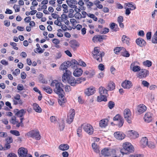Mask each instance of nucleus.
<instances>
[{"label": "nucleus", "mask_w": 157, "mask_h": 157, "mask_svg": "<svg viewBox=\"0 0 157 157\" xmlns=\"http://www.w3.org/2000/svg\"><path fill=\"white\" fill-rule=\"evenodd\" d=\"M71 74L70 71L66 70L62 76V81L64 82L67 81L71 86H75L76 85V81L75 78L71 76Z\"/></svg>", "instance_id": "nucleus-1"}, {"label": "nucleus", "mask_w": 157, "mask_h": 157, "mask_svg": "<svg viewBox=\"0 0 157 157\" xmlns=\"http://www.w3.org/2000/svg\"><path fill=\"white\" fill-rule=\"evenodd\" d=\"M52 86L55 87L54 91L57 94L60 95L64 92L63 90V84L60 82H59L56 80H53L51 85Z\"/></svg>", "instance_id": "nucleus-2"}, {"label": "nucleus", "mask_w": 157, "mask_h": 157, "mask_svg": "<svg viewBox=\"0 0 157 157\" xmlns=\"http://www.w3.org/2000/svg\"><path fill=\"white\" fill-rule=\"evenodd\" d=\"M123 148L121 149V153L123 155H126L134 151L133 146L130 143L126 142L123 144Z\"/></svg>", "instance_id": "nucleus-3"}, {"label": "nucleus", "mask_w": 157, "mask_h": 157, "mask_svg": "<svg viewBox=\"0 0 157 157\" xmlns=\"http://www.w3.org/2000/svg\"><path fill=\"white\" fill-rule=\"evenodd\" d=\"M92 53L93 57L99 63L102 62V57L105 54L104 52L100 51L97 47H95Z\"/></svg>", "instance_id": "nucleus-4"}, {"label": "nucleus", "mask_w": 157, "mask_h": 157, "mask_svg": "<svg viewBox=\"0 0 157 157\" xmlns=\"http://www.w3.org/2000/svg\"><path fill=\"white\" fill-rule=\"evenodd\" d=\"M26 136L35 139L36 140H39L41 138V136L38 131L36 130H32L26 133Z\"/></svg>", "instance_id": "nucleus-5"}, {"label": "nucleus", "mask_w": 157, "mask_h": 157, "mask_svg": "<svg viewBox=\"0 0 157 157\" xmlns=\"http://www.w3.org/2000/svg\"><path fill=\"white\" fill-rule=\"evenodd\" d=\"M124 116L125 120L129 124L132 122V115L129 109H125L124 111Z\"/></svg>", "instance_id": "nucleus-6"}, {"label": "nucleus", "mask_w": 157, "mask_h": 157, "mask_svg": "<svg viewBox=\"0 0 157 157\" xmlns=\"http://www.w3.org/2000/svg\"><path fill=\"white\" fill-rule=\"evenodd\" d=\"M83 130L89 135H92L94 132V128L90 124H84L81 126Z\"/></svg>", "instance_id": "nucleus-7"}, {"label": "nucleus", "mask_w": 157, "mask_h": 157, "mask_svg": "<svg viewBox=\"0 0 157 157\" xmlns=\"http://www.w3.org/2000/svg\"><path fill=\"white\" fill-rule=\"evenodd\" d=\"M149 74V71L146 69H142L139 72L138 77L140 78H145Z\"/></svg>", "instance_id": "nucleus-8"}, {"label": "nucleus", "mask_w": 157, "mask_h": 157, "mask_svg": "<svg viewBox=\"0 0 157 157\" xmlns=\"http://www.w3.org/2000/svg\"><path fill=\"white\" fill-rule=\"evenodd\" d=\"M70 115L67 116V122L68 124H71L73 121L75 114L74 109H71L69 112Z\"/></svg>", "instance_id": "nucleus-9"}, {"label": "nucleus", "mask_w": 157, "mask_h": 157, "mask_svg": "<svg viewBox=\"0 0 157 157\" xmlns=\"http://www.w3.org/2000/svg\"><path fill=\"white\" fill-rule=\"evenodd\" d=\"M18 153L19 157H23L28 153V151L25 148L21 147L18 149Z\"/></svg>", "instance_id": "nucleus-10"}, {"label": "nucleus", "mask_w": 157, "mask_h": 157, "mask_svg": "<svg viewBox=\"0 0 157 157\" xmlns=\"http://www.w3.org/2000/svg\"><path fill=\"white\" fill-rule=\"evenodd\" d=\"M95 91V89L93 86L90 87L86 89L85 91V93L87 95L89 96L92 95L94 93Z\"/></svg>", "instance_id": "nucleus-11"}, {"label": "nucleus", "mask_w": 157, "mask_h": 157, "mask_svg": "<svg viewBox=\"0 0 157 157\" xmlns=\"http://www.w3.org/2000/svg\"><path fill=\"white\" fill-rule=\"evenodd\" d=\"M72 63H74V64L75 65V67H77L78 65L83 67H86V63L83 61L81 60H79L77 61L75 59H73L72 60Z\"/></svg>", "instance_id": "nucleus-12"}, {"label": "nucleus", "mask_w": 157, "mask_h": 157, "mask_svg": "<svg viewBox=\"0 0 157 157\" xmlns=\"http://www.w3.org/2000/svg\"><path fill=\"white\" fill-rule=\"evenodd\" d=\"M148 142L147 138L146 137H143L141 139L140 142V146L142 147H145L147 146Z\"/></svg>", "instance_id": "nucleus-13"}, {"label": "nucleus", "mask_w": 157, "mask_h": 157, "mask_svg": "<svg viewBox=\"0 0 157 157\" xmlns=\"http://www.w3.org/2000/svg\"><path fill=\"white\" fill-rule=\"evenodd\" d=\"M114 135L115 138L119 140L123 139L125 137V135L124 133L119 132H115Z\"/></svg>", "instance_id": "nucleus-14"}, {"label": "nucleus", "mask_w": 157, "mask_h": 157, "mask_svg": "<svg viewBox=\"0 0 157 157\" xmlns=\"http://www.w3.org/2000/svg\"><path fill=\"white\" fill-rule=\"evenodd\" d=\"M147 109V107L144 105L140 104L137 107V110L139 114L143 113Z\"/></svg>", "instance_id": "nucleus-15"}, {"label": "nucleus", "mask_w": 157, "mask_h": 157, "mask_svg": "<svg viewBox=\"0 0 157 157\" xmlns=\"http://www.w3.org/2000/svg\"><path fill=\"white\" fill-rule=\"evenodd\" d=\"M136 42L138 45L141 47L145 46L146 44L145 41L141 38L137 39L136 40Z\"/></svg>", "instance_id": "nucleus-16"}, {"label": "nucleus", "mask_w": 157, "mask_h": 157, "mask_svg": "<svg viewBox=\"0 0 157 157\" xmlns=\"http://www.w3.org/2000/svg\"><path fill=\"white\" fill-rule=\"evenodd\" d=\"M152 114L150 112L146 113L144 117V121L147 122H150L152 120Z\"/></svg>", "instance_id": "nucleus-17"}, {"label": "nucleus", "mask_w": 157, "mask_h": 157, "mask_svg": "<svg viewBox=\"0 0 157 157\" xmlns=\"http://www.w3.org/2000/svg\"><path fill=\"white\" fill-rule=\"evenodd\" d=\"M108 120L105 119L101 120L99 123V126L102 128H105L108 125Z\"/></svg>", "instance_id": "nucleus-18"}, {"label": "nucleus", "mask_w": 157, "mask_h": 157, "mask_svg": "<svg viewBox=\"0 0 157 157\" xmlns=\"http://www.w3.org/2000/svg\"><path fill=\"white\" fill-rule=\"evenodd\" d=\"M82 72L83 71L82 69L80 68H77L75 69L73 74L74 75L75 77H79L82 75Z\"/></svg>", "instance_id": "nucleus-19"}, {"label": "nucleus", "mask_w": 157, "mask_h": 157, "mask_svg": "<svg viewBox=\"0 0 157 157\" xmlns=\"http://www.w3.org/2000/svg\"><path fill=\"white\" fill-rule=\"evenodd\" d=\"M131 83L129 81H125L122 83L121 86L124 88L129 89L132 86Z\"/></svg>", "instance_id": "nucleus-20"}, {"label": "nucleus", "mask_w": 157, "mask_h": 157, "mask_svg": "<svg viewBox=\"0 0 157 157\" xmlns=\"http://www.w3.org/2000/svg\"><path fill=\"white\" fill-rule=\"evenodd\" d=\"M69 43L71 47L74 50H75L77 47L79 46L78 43L75 40H71Z\"/></svg>", "instance_id": "nucleus-21"}, {"label": "nucleus", "mask_w": 157, "mask_h": 157, "mask_svg": "<svg viewBox=\"0 0 157 157\" xmlns=\"http://www.w3.org/2000/svg\"><path fill=\"white\" fill-rule=\"evenodd\" d=\"M132 68V71L134 72L140 71L141 70L140 66L136 65H135L134 63H132L130 65V68Z\"/></svg>", "instance_id": "nucleus-22"}, {"label": "nucleus", "mask_w": 157, "mask_h": 157, "mask_svg": "<svg viewBox=\"0 0 157 157\" xmlns=\"http://www.w3.org/2000/svg\"><path fill=\"white\" fill-rule=\"evenodd\" d=\"M115 86L114 83L113 82H110L107 85L106 88L108 91H110L114 90L115 88Z\"/></svg>", "instance_id": "nucleus-23"}, {"label": "nucleus", "mask_w": 157, "mask_h": 157, "mask_svg": "<svg viewBox=\"0 0 157 157\" xmlns=\"http://www.w3.org/2000/svg\"><path fill=\"white\" fill-rule=\"evenodd\" d=\"M59 95V97L58 99L59 103L61 106H63L64 103L65 102L66 100L64 99L63 95L62 94Z\"/></svg>", "instance_id": "nucleus-24"}, {"label": "nucleus", "mask_w": 157, "mask_h": 157, "mask_svg": "<svg viewBox=\"0 0 157 157\" xmlns=\"http://www.w3.org/2000/svg\"><path fill=\"white\" fill-rule=\"evenodd\" d=\"M69 147L68 145L66 144H61L59 147V149L62 151L67 150L69 149Z\"/></svg>", "instance_id": "nucleus-25"}, {"label": "nucleus", "mask_w": 157, "mask_h": 157, "mask_svg": "<svg viewBox=\"0 0 157 157\" xmlns=\"http://www.w3.org/2000/svg\"><path fill=\"white\" fill-rule=\"evenodd\" d=\"M125 5L131 10H134L136 8L135 5L134 4H133L132 2L126 3Z\"/></svg>", "instance_id": "nucleus-26"}, {"label": "nucleus", "mask_w": 157, "mask_h": 157, "mask_svg": "<svg viewBox=\"0 0 157 157\" xmlns=\"http://www.w3.org/2000/svg\"><path fill=\"white\" fill-rule=\"evenodd\" d=\"M99 93L100 95H104L107 93V90L104 87L101 86L99 89Z\"/></svg>", "instance_id": "nucleus-27"}, {"label": "nucleus", "mask_w": 157, "mask_h": 157, "mask_svg": "<svg viewBox=\"0 0 157 157\" xmlns=\"http://www.w3.org/2000/svg\"><path fill=\"white\" fill-rule=\"evenodd\" d=\"M100 95V96L98 97L97 101L98 102H100L102 101H107V99L106 96L103 94Z\"/></svg>", "instance_id": "nucleus-28"}, {"label": "nucleus", "mask_w": 157, "mask_h": 157, "mask_svg": "<svg viewBox=\"0 0 157 157\" xmlns=\"http://www.w3.org/2000/svg\"><path fill=\"white\" fill-rule=\"evenodd\" d=\"M101 154L104 156H108L110 155V154L108 149L104 148L101 151Z\"/></svg>", "instance_id": "nucleus-29"}, {"label": "nucleus", "mask_w": 157, "mask_h": 157, "mask_svg": "<svg viewBox=\"0 0 157 157\" xmlns=\"http://www.w3.org/2000/svg\"><path fill=\"white\" fill-rule=\"evenodd\" d=\"M33 109L36 112L38 113H40L42 110L39 105L36 103H34L33 104Z\"/></svg>", "instance_id": "nucleus-30"}, {"label": "nucleus", "mask_w": 157, "mask_h": 157, "mask_svg": "<svg viewBox=\"0 0 157 157\" xmlns=\"http://www.w3.org/2000/svg\"><path fill=\"white\" fill-rule=\"evenodd\" d=\"M129 40L130 39L129 38L126 36L123 35L122 36V41L123 43H126V44H128Z\"/></svg>", "instance_id": "nucleus-31"}, {"label": "nucleus", "mask_w": 157, "mask_h": 157, "mask_svg": "<svg viewBox=\"0 0 157 157\" xmlns=\"http://www.w3.org/2000/svg\"><path fill=\"white\" fill-rule=\"evenodd\" d=\"M25 113L26 111L24 109H21L17 113L16 116L19 117H22Z\"/></svg>", "instance_id": "nucleus-32"}, {"label": "nucleus", "mask_w": 157, "mask_h": 157, "mask_svg": "<svg viewBox=\"0 0 157 157\" xmlns=\"http://www.w3.org/2000/svg\"><path fill=\"white\" fill-rule=\"evenodd\" d=\"M125 50V49L122 47H117L115 48L114 50V53L116 54H117L118 53L121 51H124Z\"/></svg>", "instance_id": "nucleus-33"}, {"label": "nucleus", "mask_w": 157, "mask_h": 157, "mask_svg": "<svg viewBox=\"0 0 157 157\" xmlns=\"http://www.w3.org/2000/svg\"><path fill=\"white\" fill-rule=\"evenodd\" d=\"M101 2L98 0H96L94 2V4L99 9H101L103 8L102 5L100 4Z\"/></svg>", "instance_id": "nucleus-34"}, {"label": "nucleus", "mask_w": 157, "mask_h": 157, "mask_svg": "<svg viewBox=\"0 0 157 157\" xmlns=\"http://www.w3.org/2000/svg\"><path fill=\"white\" fill-rule=\"evenodd\" d=\"M43 89L44 91L48 94H51L52 92V89L48 86L43 87Z\"/></svg>", "instance_id": "nucleus-35"}, {"label": "nucleus", "mask_w": 157, "mask_h": 157, "mask_svg": "<svg viewBox=\"0 0 157 157\" xmlns=\"http://www.w3.org/2000/svg\"><path fill=\"white\" fill-rule=\"evenodd\" d=\"M143 64L145 66L149 67L151 66L152 62L150 61L147 60L143 62Z\"/></svg>", "instance_id": "nucleus-36"}, {"label": "nucleus", "mask_w": 157, "mask_h": 157, "mask_svg": "<svg viewBox=\"0 0 157 157\" xmlns=\"http://www.w3.org/2000/svg\"><path fill=\"white\" fill-rule=\"evenodd\" d=\"M65 63L67 65L68 67L71 66L72 67L74 68L75 69V65L74 64V63H72V60L71 62L70 61H67Z\"/></svg>", "instance_id": "nucleus-37"}, {"label": "nucleus", "mask_w": 157, "mask_h": 157, "mask_svg": "<svg viewBox=\"0 0 157 157\" xmlns=\"http://www.w3.org/2000/svg\"><path fill=\"white\" fill-rule=\"evenodd\" d=\"M10 132L13 135H14L17 136H20V134L19 132L15 130H12L10 131Z\"/></svg>", "instance_id": "nucleus-38"}, {"label": "nucleus", "mask_w": 157, "mask_h": 157, "mask_svg": "<svg viewBox=\"0 0 157 157\" xmlns=\"http://www.w3.org/2000/svg\"><path fill=\"white\" fill-rule=\"evenodd\" d=\"M92 147L93 149L95 151L97 152L98 153L99 152L98 150L97 149L98 147L97 144L95 143H93L92 144Z\"/></svg>", "instance_id": "nucleus-39"}, {"label": "nucleus", "mask_w": 157, "mask_h": 157, "mask_svg": "<svg viewBox=\"0 0 157 157\" xmlns=\"http://www.w3.org/2000/svg\"><path fill=\"white\" fill-rule=\"evenodd\" d=\"M122 56L124 57H128L130 56L129 53L126 50L124 51H122Z\"/></svg>", "instance_id": "nucleus-40"}, {"label": "nucleus", "mask_w": 157, "mask_h": 157, "mask_svg": "<svg viewBox=\"0 0 157 157\" xmlns=\"http://www.w3.org/2000/svg\"><path fill=\"white\" fill-rule=\"evenodd\" d=\"M60 67L61 70H67V69L68 67L67 65L65 64V62L60 66Z\"/></svg>", "instance_id": "nucleus-41"}, {"label": "nucleus", "mask_w": 157, "mask_h": 157, "mask_svg": "<svg viewBox=\"0 0 157 157\" xmlns=\"http://www.w3.org/2000/svg\"><path fill=\"white\" fill-rule=\"evenodd\" d=\"M121 119H123V118L120 115L117 114L113 117V120L114 121H119L120 120H121Z\"/></svg>", "instance_id": "nucleus-42"}, {"label": "nucleus", "mask_w": 157, "mask_h": 157, "mask_svg": "<svg viewBox=\"0 0 157 157\" xmlns=\"http://www.w3.org/2000/svg\"><path fill=\"white\" fill-rule=\"evenodd\" d=\"M114 105L115 103L112 101H109L108 103V107L110 109L113 108Z\"/></svg>", "instance_id": "nucleus-43"}, {"label": "nucleus", "mask_w": 157, "mask_h": 157, "mask_svg": "<svg viewBox=\"0 0 157 157\" xmlns=\"http://www.w3.org/2000/svg\"><path fill=\"white\" fill-rule=\"evenodd\" d=\"M11 123L13 124H15L16 123H18V121H17L16 120V117L15 116H13L12 117Z\"/></svg>", "instance_id": "nucleus-44"}, {"label": "nucleus", "mask_w": 157, "mask_h": 157, "mask_svg": "<svg viewBox=\"0 0 157 157\" xmlns=\"http://www.w3.org/2000/svg\"><path fill=\"white\" fill-rule=\"evenodd\" d=\"M24 119L23 118H21L20 119V122L18 123L16 125V127H19L20 126L21 127H23L24 126L23 124L22 123Z\"/></svg>", "instance_id": "nucleus-45"}, {"label": "nucleus", "mask_w": 157, "mask_h": 157, "mask_svg": "<svg viewBox=\"0 0 157 157\" xmlns=\"http://www.w3.org/2000/svg\"><path fill=\"white\" fill-rule=\"evenodd\" d=\"M82 126L81 127H79L78 128L77 131V133L78 136L80 137L81 134V133L82 132Z\"/></svg>", "instance_id": "nucleus-46"}, {"label": "nucleus", "mask_w": 157, "mask_h": 157, "mask_svg": "<svg viewBox=\"0 0 157 157\" xmlns=\"http://www.w3.org/2000/svg\"><path fill=\"white\" fill-rule=\"evenodd\" d=\"M75 16L76 18L78 19L82 18V14L78 12L76 13L75 14Z\"/></svg>", "instance_id": "nucleus-47"}, {"label": "nucleus", "mask_w": 157, "mask_h": 157, "mask_svg": "<svg viewBox=\"0 0 157 157\" xmlns=\"http://www.w3.org/2000/svg\"><path fill=\"white\" fill-rule=\"evenodd\" d=\"M147 146L150 148H153L155 147V145L154 143L152 142H148Z\"/></svg>", "instance_id": "nucleus-48"}, {"label": "nucleus", "mask_w": 157, "mask_h": 157, "mask_svg": "<svg viewBox=\"0 0 157 157\" xmlns=\"http://www.w3.org/2000/svg\"><path fill=\"white\" fill-rule=\"evenodd\" d=\"M13 7L14 9L16 12H18L20 11V7L18 5H14Z\"/></svg>", "instance_id": "nucleus-49"}, {"label": "nucleus", "mask_w": 157, "mask_h": 157, "mask_svg": "<svg viewBox=\"0 0 157 157\" xmlns=\"http://www.w3.org/2000/svg\"><path fill=\"white\" fill-rule=\"evenodd\" d=\"M36 52H35L36 53H38L40 54H41L43 53L44 50V49H42L41 50V49L39 48H36Z\"/></svg>", "instance_id": "nucleus-50"}, {"label": "nucleus", "mask_w": 157, "mask_h": 157, "mask_svg": "<svg viewBox=\"0 0 157 157\" xmlns=\"http://www.w3.org/2000/svg\"><path fill=\"white\" fill-rule=\"evenodd\" d=\"M50 120L51 122H53L54 123H56L57 122V120L56 118L54 116H51L50 118Z\"/></svg>", "instance_id": "nucleus-51"}, {"label": "nucleus", "mask_w": 157, "mask_h": 157, "mask_svg": "<svg viewBox=\"0 0 157 157\" xmlns=\"http://www.w3.org/2000/svg\"><path fill=\"white\" fill-rule=\"evenodd\" d=\"M20 73V70L19 69H15L14 71L13 72V74L14 75L17 76Z\"/></svg>", "instance_id": "nucleus-52"}, {"label": "nucleus", "mask_w": 157, "mask_h": 157, "mask_svg": "<svg viewBox=\"0 0 157 157\" xmlns=\"http://www.w3.org/2000/svg\"><path fill=\"white\" fill-rule=\"evenodd\" d=\"M142 84L144 86L147 87H148V86L149 85V83L147 81L145 80L143 81Z\"/></svg>", "instance_id": "nucleus-53"}, {"label": "nucleus", "mask_w": 157, "mask_h": 157, "mask_svg": "<svg viewBox=\"0 0 157 157\" xmlns=\"http://www.w3.org/2000/svg\"><path fill=\"white\" fill-rule=\"evenodd\" d=\"M116 25V24L114 23H112L110 24V27L114 31H116L117 30L114 29Z\"/></svg>", "instance_id": "nucleus-54"}, {"label": "nucleus", "mask_w": 157, "mask_h": 157, "mask_svg": "<svg viewBox=\"0 0 157 157\" xmlns=\"http://www.w3.org/2000/svg\"><path fill=\"white\" fill-rule=\"evenodd\" d=\"M13 140L12 138L10 137H8L6 139L7 143L8 144H10L12 143L13 142Z\"/></svg>", "instance_id": "nucleus-55"}, {"label": "nucleus", "mask_w": 157, "mask_h": 157, "mask_svg": "<svg viewBox=\"0 0 157 157\" xmlns=\"http://www.w3.org/2000/svg\"><path fill=\"white\" fill-rule=\"evenodd\" d=\"M109 31V29L107 28H105L103 29V31L102 32V33L103 34H105L108 33Z\"/></svg>", "instance_id": "nucleus-56"}, {"label": "nucleus", "mask_w": 157, "mask_h": 157, "mask_svg": "<svg viewBox=\"0 0 157 157\" xmlns=\"http://www.w3.org/2000/svg\"><path fill=\"white\" fill-rule=\"evenodd\" d=\"M43 14L41 12H38L36 14V16L38 18H41L43 16Z\"/></svg>", "instance_id": "nucleus-57"}, {"label": "nucleus", "mask_w": 157, "mask_h": 157, "mask_svg": "<svg viewBox=\"0 0 157 157\" xmlns=\"http://www.w3.org/2000/svg\"><path fill=\"white\" fill-rule=\"evenodd\" d=\"M121 119V120H120L118 121L119 122L118 126L120 127H121L123 125L124 123V120L123 118Z\"/></svg>", "instance_id": "nucleus-58"}, {"label": "nucleus", "mask_w": 157, "mask_h": 157, "mask_svg": "<svg viewBox=\"0 0 157 157\" xmlns=\"http://www.w3.org/2000/svg\"><path fill=\"white\" fill-rule=\"evenodd\" d=\"M92 40L94 42L99 41L98 35L94 36L92 38Z\"/></svg>", "instance_id": "nucleus-59"}, {"label": "nucleus", "mask_w": 157, "mask_h": 157, "mask_svg": "<svg viewBox=\"0 0 157 157\" xmlns=\"http://www.w3.org/2000/svg\"><path fill=\"white\" fill-rule=\"evenodd\" d=\"M146 38L147 40H150L151 38V32H148L146 34Z\"/></svg>", "instance_id": "nucleus-60"}, {"label": "nucleus", "mask_w": 157, "mask_h": 157, "mask_svg": "<svg viewBox=\"0 0 157 157\" xmlns=\"http://www.w3.org/2000/svg\"><path fill=\"white\" fill-rule=\"evenodd\" d=\"M21 78L25 79L26 78V75L25 72H22L21 73Z\"/></svg>", "instance_id": "nucleus-61"}, {"label": "nucleus", "mask_w": 157, "mask_h": 157, "mask_svg": "<svg viewBox=\"0 0 157 157\" xmlns=\"http://www.w3.org/2000/svg\"><path fill=\"white\" fill-rule=\"evenodd\" d=\"M98 69L101 71H103L104 69V66L101 63H100L98 66Z\"/></svg>", "instance_id": "nucleus-62"}, {"label": "nucleus", "mask_w": 157, "mask_h": 157, "mask_svg": "<svg viewBox=\"0 0 157 157\" xmlns=\"http://www.w3.org/2000/svg\"><path fill=\"white\" fill-rule=\"evenodd\" d=\"M129 157H143V156L140 154H133L130 155Z\"/></svg>", "instance_id": "nucleus-63"}, {"label": "nucleus", "mask_w": 157, "mask_h": 157, "mask_svg": "<svg viewBox=\"0 0 157 157\" xmlns=\"http://www.w3.org/2000/svg\"><path fill=\"white\" fill-rule=\"evenodd\" d=\"M7 157H17V156L14 153H10L8 155Z\"/></svg>", "instance_id": "nucleus-64"}]
</instances>
